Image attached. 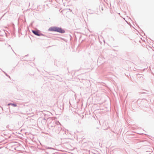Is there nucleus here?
<instances>
[{"instance_id": "obj_1", "label": "nucleus", "mask_w": 154, "mask_h": 154, "mask_svg": "<svg viewBox=\"0 0 154 154\" xmlns=\"http://www.w3.org/2000/svg\"><path fill=\"white\" fill-rule=\"evenodd\" d=\"M48 31H49L57 32L60 33H64L65 31L61 28L57 27H51L49 28Z\"/></svg>"}, {"instance_id": "obj_2", "label": "nucleus", "mask_w": 154, "mask_h": 154, "mask_svg": "<svg viewBox=\"0 0 154 154\" xmlns=\"http://www.w3.org/2000/svg\"><path fill=\"white\" fill-rule=\"evenodd\" d=\"M32 32L35 34V35L37 36H40V35L39 34V32L38 31H32Z\"/></svg>"}]
</instances>
